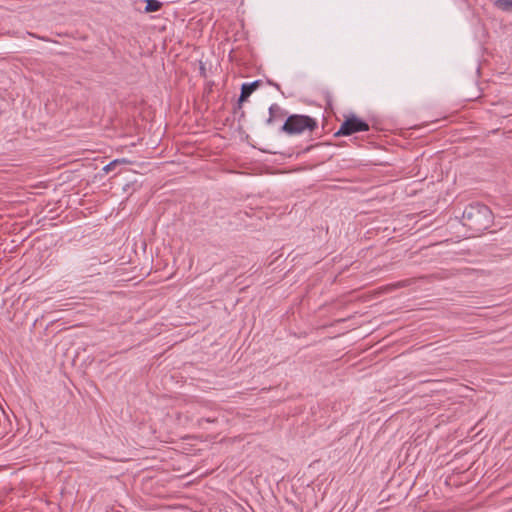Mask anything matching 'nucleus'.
<instances>
[{"instance_id": "1", "label": "nucleus", "mask_w": 512, "mask_h": 512, "mask_svg": "<svg viewBox=\"0 0 512 512\" xmlns=\"http://www.w3.org/2000/svg\"><path fill=\"white\" fill-rule=\"evenodd\" d=\"M462 222L472 232L479 233L491 226L492 212L484 204L473 203L468 205L463 211Z\"/></svg>"}, {"instance_id": "2", "label": "nucleus", "mask_w": 512, "mask_h": 512, "mask_svg": "<svg viewBox=\"0 0 512 512\" xmlns=\"http://www.w3.org/2000/svg\"><path fill=\"white\" fill-rule=\"evenodd\" d=\"M318 124L316 119L300 114L290 115L282 126V131L288 135H297L305 131H314Z\"/></svg>"}, {"instance_id": "3", "label": "nucleus", "mask_w": 512, "mask_h": 512, "mask_svg": "<svg viewBox=\"0 0 512 512\" xmlns=\"http://www.w3.org/2000/svg\"><path fill=\"white\" fill-rule=\"evenodd\" d=\"M369 130V125L365 121L356 116L347 118L336 132V136H349L356 132H364Z\"/></svg>"}, {"instance_id": "4", "label": "nucleus", "mask_w": 512, "mask_h": 512, "mask_svg": "<svg viewBox=\"0 0 512 512\" xmlns=\"http://www.w3.org/2000/svg\"><path fill=\"white\" fill-rule=\"evenodd\" d=\"M260 83V80H256L251 83L242 84L239 102L242 103L246 101L247 98L260 86Z\"/></svg>"}, {"instance_id": "5", "label": "nucleus", "mask_w": 512, "mask_h": 512, "mask_svg": "<svg viewBox=\"0 0 512 512\" xmlns=\"http://www.w3.org/2000/svg\"><path fill=\"white\" fill-rule=\"evenodd\" d=\"M269 118L267 119V124H272L274 119L277 117V116H284V113L282 112V109L280 108V106L278 104H272L270 107H269Z\"/></svg>"}, {"instance_id": "6", "label": "nucleus", "mask_w": 512, "mask_h": 512, "mask_svg": "<svg viewBox=\"0 0 512 512\" xmlns=\"http://www.w3.org/2000/svg\"><path fill=\"white\" fill-rule=\"evenodd\" d=\"M146 7L145 12H156L160 10L162 3L158 0H145Z\"/></svg>"}, {"instance_id": "7", "label": "nucleus", "mask_w": 512, "mask_h": 512, "mask_svg": "<svg viewBox=\"0 0 512 512\" xmlns=\"http://www.w3.org/2000/svg\"><path fill=\"white\" fill-rule=\"evenodd\" d=\"M495 6L505 12H512V0H496Z\"/></svg>"}, {"instance_id": "8", "label": "nucleus", "mask_w": 512, "mask_h": 512, "mask_svg": "<svg viewBox=\"0 0 512 512\" xmlns=\"http://www.w3.org/2000/svg\"><path fill=\"white\" fill-rule=\"evenodd\" d=\"M117 165V161H111L109 164H107L103 170L108 173L114 169V167Z\"/></svg>"}, {"instance_id": "9", "label": "nucleus", "mask_w": 512, "mask_h": 512, "mask_svg": "<svg viewBox=\"0 0 512 512\" xmlns=\"http://www.w3.org/2000/svg\"><path fill=\"white\" fill-rule=\"evenodd\" d=\"M114 161H117V165L118 164H130L131 162L125 158H122V159H115Z\"/></svg>"}, {"instance_id": "10", "label": "nucleus", "mask_w": 512, "mask_h": 512, "mask_svg": "<svg viewBox=\"0 0 512 512\" xmlns=\"http://www.w3.org/2000/svg\"><path fill=\"white\" fill-rule=\"evenodd\" d=\"M406 285H407V281H400V282L396 283L395 285H393V287L399 288V287H404Z\"/></svg>"}, {"instance_id": "11", "label": "nucleus", "mask_w": 512, "mask_h": 512, "mask_svg": "<svg viewBox=\"0 0 512 512\" xmlns=\"http://www.w3.org/2000/svg\"><path fill=\"white\" fill-rule=\"evenodd\" d=\"M206 422H213V420L205 419Z\"/></svg>"}]
</instances>
